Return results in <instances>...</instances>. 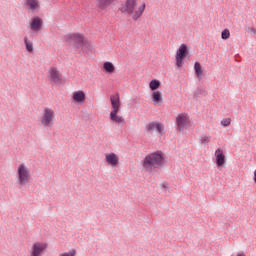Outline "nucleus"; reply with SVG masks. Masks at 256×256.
<instances>
[{
    "instance_id": "24",
    "label": "nucleus",
    "mask_w": 256,
    "mask_h": 256,
    "mask_svg": "<svg viewBox=\"0 0 256 256\" xmlns=\"http://www.w3.org/2000/svg\"><path fill=\"white\" fill-rule=\"evenodd\" d=\"M77 255V250L72 249L69 252H62L58 256H75Z\"/></svg>"
},
{
    "instance_id": "11",
    "label": "nucleus",
    "mask_w": 256,
    "mask_h": 256,
    "mask_svg": "<svg viewBox=\"0 0 256 256\" xmlns=\"http://www.w3.org/2000/svg\"><path fill=\"white\" fill-rule=\"evenodd\" d=\"M176 123L178 125L179 131H183L185 127H189L191 119H189V116L187 114L182 113L176 117Z\"/></svg>"
},
{
    "instance_id": "9",
    "label": "nucleus",
    "mask_w": 256,
    "mask_h": 256,
    "mask_svg": "<svg viewBox=\"0 0 256 256\" xmlns=\"http://www.w3.org/2000/svg\"><path fill=\"white\" fill-rule=\"evenodd\" d=\"M148 133H158V135H165V126L161 122H150L146 126Z\"/></svg>"
},
{
    "instance_id": "21",
    "label": "nucleus",
    "mask_w": 256,
    "mask_h": 256,
    "mask_svg": "<svg viewBox=\"0 0 256 256\" xmlns=\"http://www.w3.org/2000/svg\"><path fill=\"white\" fill-rule=\"evenodd\" d=\"M149 87H150L151 91H157V89H159V87H161V82L157 79L151 80L149 83Z\"/></svg>"
},
{
    "instance_id": "28",
    "label": "nucleus",
    "mask_w": 256,
    "mask_h": 256,
    "mask_svg": "<svg viewBox=\"0 0 256 256\" xmlns=\"http://www.w3.org/2000/svg\"><path fill=\"white\" fill-rule=\"evenodd\" d=\"M252 33H253L254 35H256V29L252 30Z\"/></svg>"
},
{
    "instance_id": "19",
    "label": "nucleus",
    "mask_w": 256,
    "mask_h": 256,
    "mask_svg": "<svg viewBox=\"0 0 256 256\" xmlns=\"http://www.w3.org/2000/svg\"><path fill=\"white\" fill-rule=\"evenodd\" d=\"M27 5L31 11H35V10L39 9V1L38 0H27Z\"/></svg>"
},
{
    "instance_id": "3",
    "label": "nucleus",
    "mask_w": 256,
    "mask_h": 256,
    "mask_svg": "<svg viewBox=\"0 0 256 256\" xmlns=\"http://www.w3.org/2000/svg\"><path fill=\"white\" fill-rule=\"evenodd\" d=\"M111 111H110V121L116 123L117 125H125V118L119 115L121 111V96L119 93L112 94L110 96Z\"/></svg>"
},
{
    "instance_id": "12",
    "label": "nucleus",
    "mask_w": 256,
    "mask_h": 256,
    "mask_svg": "<svg viewBox=\"0 0 256 256\" xmlns=\"http://www.w3.org/2000/svg\"><path fill=\"white\" fill-rule=\"evenodd\" d=\"M105 162L110 167H119V155L111 152L105 154Z\"/></svg>"
},
{
    "instance_id": "22",
    "label": "nucleus",
    "mask_w": 256,
    "mask_h": 256,
    "mask_svg": "<svg viewBox=\"0 0 256 256\" xmlns=\"http://www.w3.org/2000/svg\"><path fill=\"white\" fill-rule=\"evenodd\" d=\"M24 43L28 53H33V42L29 41L27 37L24 38Z\"/></svg>"
},
{
    "instance_id": "10",
    "label": "nucleus",
    "mask_w": 256,
    "mask_h": 256,
    "mask_svg": "<svg viewBox=\"0 0 256 256\" xmlns=\"http://www.w3.org/2000/svg\"><path fill=\"white\" fill-rule=\"evenodd\" d=\"M48 79L50 83H55L56 85H59V83L63 81V75H61L59 69H57L56 67H51L48 70Z\"/></svg>"
},
{
    "instance_id": "15",
    "label": "nucleus",
    "mask_w": 256,
    "mask_h": 256,
    "mask_svg": "<svg viewBox=\"0 0 256 256\" xmlns=\"http://www.w3.org/2000/svg\"><path fill=\"white\" fill-rule=\"evenodd\" d=\"M151 97L153 105H161L163 103V93L161 91H153Z\"/></svg>"
},
{
    "instance_id": "2",
    "label": "nucleus",
    "mask_w": 256,
    "mask_h": 256,
    "mask_svg": "<svg viewBox=\"0 0 256 256\" xmlns=\"http://www.w3.org/2000/svg\"><path fill=\"white\" fill-rule=\"evenodd\" d=\"M165 163V158L161 152H152L145 156L142 161V167L146 173H153L155 169L163 167Z\"/></svg>"
},
{
    "instance_id": "20",
    "label": "nucleus",
    "mask_w": 256,
    "mask_h": 256,
    "mask_svg": "<svg viewBox=\"0 0 256 256\" xmlns=\"http://www.w3.org/2000/svg\"><path fill=\"white\" fill-rule=\"evenodd\" d=\"M111 5V0H97V7L104 10Z\"/></svg>"
},
{
    "instance_id": "1",
    "label": "nucleus",
    "mask_w": 256,
    "mask_h": 256,
    "mask_svg": "<svg viewBox=\"0 0 256 256\" xmlns=\"http://www.w3.org/2000/svg\"><path fill=\"white\" fill-rule=\"evenodd\" d=\"M145 7V2L139 4L138 0H126L120 8V11L126 15H130L134 21H137V19H141L143 13H145Z\"/></svg>"
},
{
    "instance_id": "16",
    "label": "nucleus",
    "mask_w": 256,
    "mask_h": 256,
    "mask_svg": "<svg viewBox=\"0 0 256 256\" xmlns=\"http://www.w3.org/2000/svg\"><path fill=\"white\" fill-rule=\"evenodd\" d=\"M43 25V20L39 17L32 19L31 29L32 31H41V27Z\"/></svg>"
},
{
    "instance_id": "17",
    "label": "nucleus",
    "mask_w": 256,
    "mask_h": 256,
    "mask_svg": "<svg viewBox=\"0 0 256 256\" xmlns=\"http://www.w3.org/2000/svg\"><path fill=\"white\" fill-rule=\"evenodd\" d=\"M103 69L105 73H108L109 75H113V73H115V65L111 62H104Z\"/></svg>"
},
{
    "instance_id": "8",
    "label": "nucleus",
    "mask_w": 256,
    "mask_h": 256,
    "mask_svg": "<svg viewBox=\"0 0 256 256\" xmlns=\"http://www.w3.org/2000/svg\"><path fill=\"white\" fill-rule=\"evenodd\" d=\"M189 53V48L186 44H181L178 50L176 51V66L183 67V61Z\"/></svg>"
},
{
    "instance_id": "6",
    "label": "nucleus",
    "mask_w": 256,
    "mask_h": 256,
    "mask_svg": "<svg viewBox=\"0 0 256 256\" xmlns=\"http://www.w3.org/2000/svg\"><path fill=\"white\" fill-rule=\"evenodd\" d=\"M66 41L70 45H76L77 49L83 51V46L87 45V39L80 33H73L66 35Z\"/></svg>"
},
{
    "instance_id": "14",
    "label": "nucleus",
    "mask_w": 256,
    "mask_h": 256,
    "mask_svg": "<svg viewBox=\"0 0 256 256\" xmlns=\"http://www.w3.org/2000/svg\"><path fill=\"white\" fill-rule=\"evenodd\" d=\"M72 100L79 105H83V103H85L87 100V95L82 90H78L73 92Z\"/></svg>"
},
{
    "instance_id": "23",
    "label": "nucleus",
    "mask_w": 256,
    "mask_h": 256,
    "mask_svg": "<svg viewBox=\"0 0 256 256\" xmlns=\"http://www.w3.org/2000/svg\"><path fill=\"white\" fill-rule=\"evenodd\" d=\"M231 38V32L229 29H224L221 33V39L227 40Z\"/></svg>"
},
{
    "instance_id": "4",
    "label": "nucleus",
    "mask_w": 256,
    "mask_h": 256,
    "mask_svg": "<svg viewBox=\"0 0 256 256\" xmlns=\"http://www.w3.org/2000/svg\"><path fill=\"white\" fill-rule=\"evenodd\" d=\"M16 181L20 187H25L31 183V170L25 164H20L16 170Z\"/></svg>"
},
{
    "instance_id": "13",
    "label": "nucleus",
    "mask_w": 256,
    "mask_h": 256,
    "mask_svg": "<svg viewBox=\"0 0 256 256\" xmlns=\"http://www.w3.org/2000/svg\"><path fill=\"white\" fill-rule=\"evenodd\" d=\"M214 157L216 159V165L217 167H223L226 163V157H225V152L223 149L218 148L215 150Z\"/></svg>"
},
{
    "instance_id": "5",
    "label": "nucleus",
    "mask_w": 256,
    "mask_h": 256,
    "mask_svg": "<svg viewBox=\"0 0 256 256\" xmlns=\"http://www.w3.org/2000/svg\"><path fill=\"white\" fill-rule=\"evenodd\" d=\"M55 110L53 108L45 107L42 110V115L40 117V125L42 127H53L55 125Z\"/></svg>"
},
{
    "instance_id": "26",
    "label": "nucleus",
    "mask_w": 256,
    "mask_h": 256,
    "mask_svg": "<svg viewBox=\"0 0 256 256\" xmlns=\"http://www.w3.org/2000/svg\"><path fill=\"white\" fill-rule=\"evenodd\" d=\"M211 141V138L208 136H204L201 138V143H209Z\"/></svg>"
},
{
    "instance_id": "25",
    "label": "nucleus",
    "mask_w": 256,
    "mask_h": 256,
    "mask_svg": "<svg viewBox=\"0 0 256 256\" xmlns=\"http://www.w3.org/2000/svg\"><path fill=\"white\" fill-rule=\"evenodd\" d=\"M222 127H229L231 125V119L230 118H225L221 121Z\"/></svg>"
},
{
    "instance_id": "7",
    "label": "nucleus",
    "mask_w": 256,
    "mask_h": 256,
    "mask_svg": "<svg viewBox=\"0 0 256 256\" xmlns=\"http://www.w3.org/2000/svg\"><path fill=\"white\" fill-rule=\"evenodd\" d=\"M47 247L48 245L46 242L36 241L32 243L29 254L30 256H43L47 251Z\"/></svg>"
},
{
    "instance_id": "27",
    "label": "nucleus",
    "mask_w": 256,
    "mask_h": 256,
    "mask_svg": "<svg viewBox=\"0 0 256 256\" xmlns=\"http://www.w3.org/2000/svg\"><path fill=\"white\" fill-rule=\"evenodd\" d=\"M236 256H246L245 253H238Z\"/></svg>"
},
{
    "instance_id": "18",
    "label": "nucleus",
    "mask_w": 256,
    "mask_h": 256,
    "mask_svg": "<svg viewBox=\"0 0 256 256\" xmlns=\"http://www.w3.org/2000/svg\"><path fill=\"white\" fill-rule=\"evenodd\" d=\"M194 70L198 79H201V77H203V67L201 66V63L195 62Z\"/></svg>"
}]
</instances>
